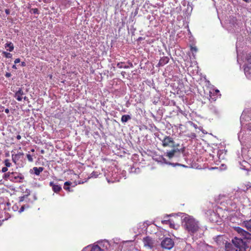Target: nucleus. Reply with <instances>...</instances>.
<instances>
[{
  "mask_svg": "<svg viewBox=\"0 0 251 251\" xmlns=\"http://www.w3.org/2000/svg\"><path fill=\"white\" fill-rule=\"evenodd\" d=\"M236 231L241 237H235L232 240V243L226 244V251H247L248 249V243L249 240H251V234L239 227Z\"/></svg>",
  "mask_w": 251,
  "mask_h": 251,
  "instance_id": "1",
  "label": "nucleus"
},
{
  "mask_svg": "<svg viewBox=\"0 0 251 251\" xmlns=\"http://www.w3.org/2000/svg\"><path fill=\"white\" fill-rule=\"evenodd\" d=\"M184 223L186 229L190 234L196 232L199 229L198 222L192 217H185Z\"/></svg>",
  "mask_w": 251,
  "mask_h": 251,
  "instance_id": "2",
  "label": "nucleus"
},
{
  "mask_svg": "<svg viewBox=\"0 0 251 251\" xmlns=\"http://www.w3.org/2000/svg\"><path fill=\"white\" fill-rule=\"evenodd\" d=\"M226 27L231 32H236L239 31V25L237 23V20L234 17H230L227 22Z\"/></svg>",
  "mask_w": 251,
  "mask_h": 251,
  "instance_id": "3",
  "label": "nucleus"
},
{
  "mask_svg": "<svg viewBox=\"0 0 251 251\" xmlns=\"http://www.w3.org/2000/svg\"><path fill=\"white\" fill-rule=\"evenodd\" d=\"M162 141V145L164 147H174L175 141L172 137L168 136H165L163 139L161 140Z\"/></svg>",
  "mask_w": 251,
  "mask_h": 251,
  "instance_id": "4",
  "label": "nucleus"
},
{
  "mask_svg": "<svg viewBox=\"0 0 251 251\" xmlns=\"http://www.w3.org/2000/svg\"><path fill=\"white\" fill-rule=\"evenodd\" d=\"M161 247L167 250L171 249L174 246L173 240L170 238H165L161 243Z\"/></svg>",
  "mask_w": 251,
  "mask_h": 251,
  "instance_id": "5",
  "label": "nucleus"
},
{
  "mask_svg": "<svg viewBox=\"0 0 251 251\" xmlns=\"http://www.w3.org/2000/svg\"><path fill=\"white\" fill-rule=\"evenodd\" d=\"M24 179V176L19 173L11 172V181L14 182H21Z\"/></svg>",
  "mask_w": 251,
  "mask_h": 251,
  "instance_id": "6",
  "label": "nucleus"
},
{
  "mask_svg": "<svg viewBox=\"0 0 251 251\" xmlns=\"http://www.w3.org/2000/svg\"><path fill=\"white\" fill-rule=\"evenodd\" d=\"M143 241L144 246L150 249H152L154 246L155 241L149 236H147L143 238Z\"/></svg>",
  "mask_w": 251,
  "mask_h": 251,
  "instance_id": "7",
  "label": "nucleus"
},
{
  "mask_svg": "<svg viewBox=\"0 0 251 251\" xmlns=\"http://www.w3.org/2000/svg\"><path fill=\"white\" fill-rule=\"evenodd\" d=\"M13 92L15 93L14 97L16 98L18 101H22L23 96L25 95L23 88L21 87L17 88L16 90H13Z\"/></svg>",
  "mask_w": 251,
  "mask_h": 251,
  "instance_id": "8",
  "label": "nucleus"
},
{
  "mask_svg": "<svg viewBox=\"0 0 251 251\" xmlns=\"http://www.w3.org/2000/svg\"><path fill=\"white\" fill-rule=\"evenodd\" d=\"M49 185L51 187L54 193H57L62 189V187L60 185H59L57 183H54L53 181H50Z\"/></svg>",
  "mask_w": 251,
  "mask_h": 251,
  "instance_id": "9",
  "label": "nucleus"
},
{
  "mask_svg": "<svg viewBox=\"0 0 251 251\" xmlns=\"http://www.w3.org/2000/svg\"><path fill=\"white\" fill-rule=\"evenodd\" d=\"M176 153H179V150L178 149H174L171 151L167 152V156L169 158H172L175 156Z\"/></svg>",
  "mask_w": 251,
  "mask_h": 251,
  "instance_id": "10",
  "label": "nucleus"
},
{
  "mask_svg": "<svg viewBox=\"0 0 251 251\" xmlns=\"http://www.w3.org/2000/svg\"><path fill=\"white\" fill-rule=\"evenodd\" d=\"M169 61V58L167 56H164L160 58L158 65L160 66H163L168 63Z\"/></svg>",
  "mask_w": 251,
  "mask_h": 251,
  "instance_id": "11",
  "label": "nucleus"
},
{
  "mask_svg": "<svg viewBox=\"0 0 251 251\" xmlns=\"http://www.w3.org/2000/svg\"><path fill=\"white\" fill-rule=\"evenodd\" d=\"M90 251H105V249H101L99 246L97 245H94L91 247Z\"/></svg>",
  "mask_w": 251,
  "mask_h": 251,
  "instance_id": "12",
  "label": "nucleus"
},
{
  "mask_svg": "<svg viewBox=\"0 0 251 251\" xmlns=\"http://www.w3.org/2000/svg\"><path fill=\"white\" fill-rule=\"evenodd\" d=\"M44 168L43 167H34L33 168V170L34 171V174L37 175L39 176L40 174L43 171Z\"/></svg>",
  "mask_w": 251,
  "mask_h": 251,
  "instance_id": "13",
  "label": "nucleus"
},
{
  "mask_svg": "<svg viewBox=\"0 0 251 251\" xmlns=\"http://www.w3.org/2000/svg\"><path fill=\"white\" fill-rule=\"evenodd\" d=\"M131 119V117L129 115H124L122 116L121 118V122L122 123H126L128 120H130Z\"/></svg>",
  "mask_w": 251,
  "mask_h": 251,
  "instance_id": "14",
  "label": "nucleus"
},
{
  "mask_svg": "<svg viewBox=\"0 0 251 251\" xmlns=\"http://www.w3.org/2000/svg\"><path fill=\"white\" fill-rule=\"evenodd\" d=\"M172 216V214L170 215H166L165 216H164V219L163 220H162V223L163 224H168L169 223H170V220L168 219V218Z\"/></svg>",
  "mask_w": 251,
  "mask_h": 251,
  "instance_id": "15",
  "label": "nucleus"
},
{
  "mask_svg": "<svg viewBox=\"0 0 251 251\" xmlns=\"http://www.w3.org/2000/svg\"><path fill=\"white\" fill-rule=\"evenodd\" d=\"M5 48H8L7 49L9 51H12L14 50V46L13 44L11 42L7 43L5 44Z\"/></svg>",
  "mask_w": 251,
  "mask_h": 251,
  "instance_id": "16",
  "label": "nucleus"
},
{
  "mask_svg": "<svg viewBox=\"0 0 251 251\" xmlns=\"http://www.w3.org/2000/svg\"><path fill=\"white\" fill-rule=\"evenodd\" d=\"M11 172L5 173L3 176V178L6 180H11Z\"/></svg>",
  "mask_w": 251,
  "mask_h": 251,
  "instance_id": "17",
  "label": "nucleus"
},
{
  "mask_svg": "<svg viewBox=\"0 0 251 251\" xmlns=\"http://www.w3.org/2000/svg\"><path fill=\"white\" fill-rule=\"evenodd\" d=\"M71 184V182H69V181H66L64 183V189L66 190H67V191H70V187H69V185H70Z\"/></svg>",
  "mask_w": 251,
  "mask_h": 251,
  "instance_id": "18",
  "label": "nucleus"
},
{
  "mask_svg": "<svg viewBox=\"0 0 251 251\" xmlns=\"http://www.w3.org/2000/svg\"><path fill=\"white\" fill-rule=\"evenodd\" d=\"M245 225L247 228L251 231V219L245 223Z\"/></svg>",
  "mask_w": 251,
  "mask_h": 251,
  "instance_id": "19",
  "label": "nucleus"
},
{
  "mask_svg": "<svg viewBox=\"0 0 251 251\" xmlns=\"http://www.w3.org/2000/svg\"><path fill=\"white\" fill-rule=\"evenodd\" d=\"M2 54L7 58H10L12 57V54L6 51H3Z\"/></svg>",
  "mask_w": 251,
  "mask_h": 251,
  "instance_id": "20",
  "label": "nucleus"
},
{
  "mask_svg": "<svg viewBox=\"0 0 251 251\" xmlns=\"http://www.w3.org/2000/svg\"><path fill=\"white\" fill-rule=\"evenodd\" d=\"M244 71L246 75H247L248 72L249 74H251V68L246 67L244 69Z\"/></svg>",
  "mask_w": 251,
  "mask_h": 251,
  "instance_id": "21",
  "label": "nucleus"
},
{
  "mask_svg": "<svg viewBox=\"0 0 251 251\" xmlns=\"http://www.w3.org/2000/svg\"><path fill=\"white\" fill-rule=\"evenodd\" d=\"M246 59L248 62L250 64H251V52L248 53L247 55Z\"/></svg>",
  "mask_w": 251,
  "mask_h": 251,
  "instance_id": "22",
  "label": "nucleus"
},
{
  "mask_svg": "<svg viewBox=\"0 0 251 251\" xmlns=\"http://www.w3.org/2000/svg\"><path fill=\"white\" fill-rule=\"evenodd\" d=\"M4 165L6 167H9L11 166V163L9 162V160L7 159L4 160Z\"/></svg>",
  "mask_w": 251,
  "mask_h": 251,
  "instance_id": "23",
  "label": "nucleus"
},
{
  "mask_svg": "<svg viewBox=\"0 0 251 251\" xmlns=\"http://www.w3.org/2000/svg\"><path fill=\"white\" fill-rule=\"evenodd\" d=\"M26 157H27V158L29 162H33V158H32V156H31L30 154H27L26 155Z\"/></svg>",
  "mask_w": 251,
  "mask_h": 251,
  "instance_id": "24",
  "label": "nucleus"
},
{
  "mask_svg": "<svg viewBox=\"0 0 251 251\" xmlns=\"http://www.w3.org/2000/svg\"><path fill=\"white\" fill-rule=\"evenodd\" d=\"M169 164H170V165H172V166H182V167H187V166H185V165H181V164H179V163H176V164H175V163H169Z\"/></svg>",
  "mask_w": 251,
  "mask_h": 251,
  "instance_id": "25",
  "label": "nucleus"
},
{
  "mask_svg": "<svg viewBox=\"0 0 251 251\" xmlns=\"http://www.w3.org/2000/svg\"><path fill=\"white\" fill-rule=\"evenodd\" d=\"M123 63L124 62H122L118 63L117 64V67H118L119 68H124V66L123 65Z\"/></svg>",
  "mask_w": 251,
  "mask_h": 251,
  "instance_id": "26",
  "label": "nucleus"
},
{
  "mask_svg": "<svg viewBox=\"0 0 251 251\" xmlns=\"http://www.w3.org/2000/svg\"><path fill=\"white\" fill-rule=\"evenodd\" d=\"M31 10L32 12L35 14H38V10L37 8H33Z\"/></svg>",
  "mask_w": 251,
  "mask_h": 251,
  "instance_id": "27",
  "label": "nucleus"
},
{
  "mask_svg": "<svg viewBox=\"0 0 251 251\" xmlns=\"http://www.w3.org/2000/svg\"><path fill=\"white\" fill-rule=\"evenodd\" d=\"M188 136L191 138H195L196 137V135L194 133H191Z\"/></svg>",
  "mask_w": 251,
  "mask_h": 251,
  "instance_id": "28",
  "label": "nucleus"
},
{
  "mask_svg": "<svg viewBox=\"0 0 251 251\" xmlns=\"http://www.w3.org/2000/svg\"><path fill=\"white\" fill-rule=\"evenodd\" d=\"M8 170L7 167H4L2 168L1 172L2 173H6Z\"/></svg>",
  "mask_w": 251,
  "mask_h": 251,
  "instance_id": "29",
  "label": "nucleus"
},
{
  "mask_svg": "<svg viewBox=\"0 0 251 251\" xmlns=\"http://www.w3.org/2000/svg\"><path fill=\"white\" fill-rule=\"evenodd\" d=\"M168 225H169L171 227H174L175 226L174 224L172 223V221L171 220L170 221V223H169Z\"/></svg>",
  "mask_w": 251,
  "mask_h": 251,
  "instance_id": "30",
  "label": "nucleus"
},
{
  "mask_svg": "<svg viewBox=\"0 0 251 251\" xmlns=\"http://www.w3.org/2000/svg\"><path fill=\"white\" fill-rule=\"evenodd\" d=\"M5 76L6 77H10L11 76V74L10 73L6 72L5 75Z\"/></svg>",
  "mask_w": 251,
  "mask_h": 251,
  "instance_id": "31",
  "label": "nucleus"
},
{
  "mask_svg": "<svg viewBox=\"0 0 251 251\" xmlns=\"http://www.w3.org/2000/svg\"><path fill=\"white\" fill-rule=\"evenodd\" d=\"M20 62V58H17L14 61L15 64H17L18 63Z\"/></svg>",
  "mask_w": 251,
  "mask_h": 251,
  "instance_id": "32",
  "label": "nucleus"
},
{
  "mask_svg": "<svg viewBox=\"0 0 251 251\" xmlns=\"http://www.w3.org/2000/svg\"><path fill=\"white\" fill-rule=\"evenodd\" d=\"M127 63H128V66H129V68H130V67H131V68L133 67V64H132L131 62H127Z\"/></svg>",
  "mask_w": 251,
  "mask_h": 251,
  "instance_id": "33",
  "label": "nucleus"
},
{
  "mask_svg": "<svg viewBox=\"0 0 251 251\" xmlns=\"http://www.w3.org/2000/svg\"><path fill=\"white\" fill-rule=\"evenodd\" d=\"M191 50L193 51H194L195 52H197V49L196 47H192L191 48Z\"/></svg>",
  "mask_w": 251,
  "mask_h": 251,
  "instance_id": "34",
  "label": "nucleus"
},
{
  "mask_svg": "<svg viewBox=\"0 0 251 251\" xmlns=\"http://www.w3.org/2000/svg\"><path fill=\"white\" fill-rule=\"evenodd\" d=\"M21 65L23 67H24V66H25L26 65V64L25 62H21Z\"/></svg>",
  "mask_w": 251,
  "mask_h": 251,
  "instance_id": "35",
  "label": "nucleus"
},
{
  "mask_svg": "<svg viewBox=\"0 0 251 251\" xmlns=\"http://www.w3.org/2000/svg\"><path fill=\"white\" fill-rule=\"evenodd\" d=\"M16 138L18 139V140H20L21 139V136L20 135H18L16 137Z\"/></svg>",
  "mask_w": 251,
  "mask_h": 251,
  "instance_id": "36",
  "label": "nucleus"
},
{
  "mask_svg": "<svg viewBox=\"0 0 251 251\" xmlns=\"http://www.w3.org/2000/svg\"><path fill=\"white\" fill-rule=\"evenodd\" d=\"M4 111H5V112L6 113H9V110L8 108L5 109Z\"/></svg>",
  "mask_w": 251,
  "mask_h": 251,
  "instance_id": "37",
  "label": "nucleus"
},
{
  "mask_svg": "<svg viewBox=\"0 0 251 251\" xmlns=\"http://www.w3.org/2000/svg\"><path fill=\"white\" fill-rule=\"evenodd\" d=\"M5 12L6 13V14H9V10L8 9H5Z\"/></svg>",
  "mask_w": 251,
  "mask_h": 251,
  "instance_id": "38",
  "label": "nucleus"
},
{
  "mask_svg": "<svg viewBox=\"0 0 251 251\" xmlns=\"http://www.w3.org/2000/svg\"><path fill=\"white\" fill-rule=\"evenodd\" d=\"M23 99H24L25 100H28L27 97L26 96H23Z\"/></svg>",
  "mask_w": 251,
  "mask_h": 251,
  "instance_id": "39",
  "label": "nucleus"
},
{
  "mask_svg": "<svg viewBox=\"0 0 251 251\" xmlns=\"http://www.w3.org/2000/svg\"><path fill=\"white\" fill-rule=\"evenodd\" d=\"M128 68H129V66H128V65L124 66V68H125V69H127Z\"/></svg>",
  "mask_w": 251,
  "mask_h": 251,
  "instance_id": "40",
  "label": "nucleus"
},
{
  "mask_svg": "<svg viewBox=\"0 0 251 251\" xmlns=\"http://www.w3.org/2000/svg\"><path fill=\"white\" fill-rule=\"evenodd\" d=\"M41 153L42 154H44V153H45V151H44V150H42L41 151Z\"/></svg>",
  "mask_w": 251,
  "mask_h": 251,
  "instance_id": "41",
  "label": "nucleus"
},
{
  "mask_svg": "<svg viewBox=\"0 0 251 251\" xmlns=\"http://www.w3.org/2000/svg\"><path fill=\"white\" fill-rule=\"evenodd\" d=\"M12 68L13 69H17L16 67V65H13V66H12Z\"/></svg>",
  "mask_w": 251,
  "mask_h": 251,
  "instance_id": "42",
  "label": "nucleus"
},
{
  "mask_svg": "<svg viewBox=\"0 0 251 251\" xmlns=\"http://www.w3.org/2000/svg\"><path fill=\"white\" fill-rule=\"evenodd\" d=\"M23 210H24V207H22L20 209V212H21V211H23Z\"/></svg>",
  "mask_w": 251,
  "mask_h": 251,
  "instance_id": "43",
  "label": "nucleus"
},
{
  "mask_svg": "<svg viewBox=\"0 0 251 251\" xmlns=\"http://www.w3.org/2000/svg\"><path fill=\"white\" fill-rule=\"evenodd\" d=\"M24 153H21V152H19L18 154V155H23Z\"/></svg>",
  "mask_w": 251,
  "mask_h": 251,
  "instance_id": "44",
  "label": "nucleus"
},
{
  "mask_svg": "<svg viewBox=\"0 0 251 251\" xmlns=\"http://www.w3.org/2000/svg\"><path fill=\"white\" fill-rule=\"evenodd\" d=\"M12 160H13L14 162H16L15 161V159H14L13 157L12 158Z\"/></svg>",
  "mask_w": 251,
  "mask_h": 251,
  "instance_id": "45",
  "label": "nucleus"
},
{
  "mask_svg": "<svg viewBox=\"0 0 251 251\" xmlns=\"http://www.w3.org/2000/svg\"><path fill=\"white\" fill-rule=\"evenodd\" d=\"M31 151L32 152H34V149H32Z\"/></svg>",
  "mask_w": 251,
  "mask_h": 251,
  "instance_id": "46",
  "label": "nucleus"
},
{
  "mask_svg": "<svg viewBox=\"0 0 251 251\" xmlns=\"http://www.w3.org/2000/svg\"><path fill=\"white\" fill-rule=\"evenodd\" d=\"M163 160L164 161H165V160H166L164 158H163Z\"/></svg>",
  "mask_w": 251,
  "mask_h": 251,
  "instance_id": "47",
  "label": "nucleus"
},
{
  "mask_svg": "<svg viewBox=\"0 0 251 251\" xmlns=\"http://www.w3.org/2000/svg\"><path fill=\"white\" fill-rule=\"evenodd\" d=\"M219 92V91L217 90L216 91V92Z\"/></svg>",
  "mask_w": 251,
  "mask_h": 251,
  "instance_id": "48",
  "label": "nucleus"
}]
</instances>
